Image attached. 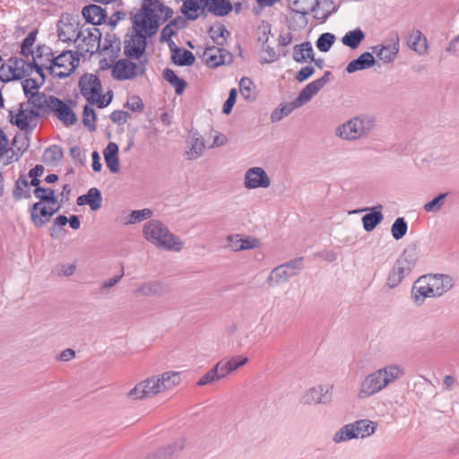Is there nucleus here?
Here are the masks:
<instances>
[{"label":"nucleus","instance_id":"nucleus-31","mask_svg":"<svg viewBox=\"0 0 459 459\" xmlns=\"http://www.w3.org/2000/svg\"><path fill=\"white\" fill-rule=\"evenodd\" d=\"M63 157V148L57 144H52L44 151L42 160L46 164L56 166L62 160Z\"/></svg>","mask_w":459,"mask_h":459},{"label":"nucleus","instance_id":"nucleus-9","mask_svg":"<svg viewBox=\"0 0 459 459\" xmlns=\"http://www.w3.org/2000/svg\"><path fill=\"white\" fill-rule=\"evenodd\" d=\"M162 385H164V382H160V377H152L137 384L129 391L128 396L133 399H144L161 392Z\"/></svg>","mask_w":459,"mask_h":459},{"label":"nucleus","instance_id":"nucleus-4","mask_svg":"<svg viewBox=\"0 0 459 459\" xmlns=\"http://www.w3.org/2000/svg\"><path fill=\"white\" fill-rule=\"evenodd\" d=\"M247 361V357L243 356H233L229 359H221L199 378L197 385L203 386L219 381L244 366Z\"/></svg>","mask_w":459,"mask_h":459},{"label":"nucleus","instance_id":"nucleus-50","mask_svg":"<svg viewBox=\"0 0 459 459\" xmlns=\"http://www.w3.org/2000/svg\"><path fill=\"white\" fill-rule=\"evenodd\" d=\"M335 41V36L330 32L322 33L316 42V46L321 52H327L330 50Z\"/></svg>","mask_w":459,"mask_h":459},{"label":"nucleus","instance_id":"nucleus-56","mask_svg":"<svg viewBox=\"0 0 459 459\" xmlns=\"http://www.w3.org/2000/svg\"><path fill=\"white\" fill-rule=\"evenodd\" d=\"M0 81L3 82H9L11 81H17L14 73L12 71L10 64H3L0 66Z\"/></svg>","mask_w":459,"mask_h":459},{"label":"nucleus","instance_id":"nucleus-53","mask_svg":"<svg viewBox=\"0 0 459 459\" xmlns=\"http://www.w3.org/2000/svg\"><path fill=\"white\" fill-rule=\"evenodd\" d=\"M254 86L253 82L247 78L243 77L239 81V91L242 97L246 100H253L255 96L252 94V87Z\"/></svg>","mask_w":459,"mask_h":459},{"label":"nucleus","instance_id":"nucleus-1","mask_svg":"<svg viewBox=\"0 0 459 459\" xmlns=\"http://www.w3.org/2000/svg\"><path fill=\"white\" fill-rule=\"evenodd\" d=\"M173 13L162 0H142L139 12L132 16L134 34L125 39L124 54L128 58L139 59L146 49V36L154 35L160 24L169 20Z\"/></svg>","mask_w":459,"mask_h":459},{"label":"nucleus","instance_id":"nucleus-44","mask_svg":"<svg viewBox=\"0 0 459 459\" xmlns=\"http://www.w3.org/2000/svg\"><path fill=\"white\" fill-rule=\"evenodd\" d=\"M38 35V30H31L26 38L23 39L21 45V55L24 57H29L30 56H34V51L32 50V46L35 44L36 39Z\"/></svg>","mask_w":459,"mask_h":459},{"label":"nucleus","instance_id":"nucleus-3","mask_svg":"<svg viewBox=\"0 0 459 459\" xmlns=\"http://www.w3.org/2000/svg\"><path fill=\"white\" fill-rule=\"evenodd\" d=\"M403 375V368L394 364L368 375L360 384L359 397L366 398L378 393Z\"/></svg>","mask_w":459,"mask_h":459},{"label":"nucleus","instance_id":"nucleus-27","mask_svg":"<svg viewBox=\"0 0 459 459\" xmlns=\"http://www.w3.org/2000/svg\"><path fill=\"white\" fill-rule=\"evenodd\" d=\"M28 103L32 105L33 108L41 110L43 113L49 114V106L51 96H47L44 92L34 91L33 93L26 96Z\"/></svg>","mask_w":459,"mask_h":459},{"label":"nucleus","instance_id":"nucleus-58","mask_svg":"<svg viewBox=\"0 0 459 459\" xmlns=\"http://www.w3.org/2000/svg\"><path fill=\"white\" fill-rule=\"evenodd\" d=\"M299 0H294L290 4V8L293 13H299V14H308L310 12H315L316 8H318L320 3L319 0H316L314 5L310 8V10H307L303 7L299 6Z\"/></svg>","mask_w":459,"mask_h":459},{"label":"nucleus","instance_id":"nucleus-5","mask_svg":"<svg viewBox=\"0 0 459 459\" xmlns=\"http://www.w3.org/2000/svg\"><path fill=\"white\" fill-rule=\"evenodd\" d=\"M48 60L50 61V65L48 67L49 74L56 78L65 79L77 68L80 54L78 51L65 50Z\"/></svg>","mask_w":459,"mask_h":459},{"label":"nucleus","instance_id":"nucleus-7","mask_svg":"<svg viewBox=\"0 0 459 459\" xmlns=\"http://www.w3.org/2000/svg\"><path fill=\"white\" fill-rule=\"evenodd\" d=\"M302 263L303 257H299L275 267L268 276V284L272 287L286 284L290 277L298 274Z\"/></svg>","mask_w":459,"mask_h":459},{"label":"nucleus","instance_id":"nucleus-48","mask_svg":"<svg viewBox=\"0 0 459 459\" xmlns=\"http://www.w3.org/2000/svg\"><path fill=\"white\" fill-rule=\"evenodd\" d=\"M449 195L448 192L441 193L435 196L432 200L426 203L423 206V209L426 212H437L441 210L445 199Z\"/></svg>","mask_w":459,"mask_h":459},{"label":"nucleus","instance_id":"nucleus-33","mask_svg":"<svg viewBox=\"0 0 459 459\" xmlns=\"http://www.w3.org/2000/svg\"><path fill=\"white\" fill-rule=\"evenodd\" d=\"M366 35L360 28L349 30L342 38V43L351 49H356L364 40Z\"/></svg>","mask_w":459,"mask_h":459},{"label":"nucleus","instance_id":"nucleus-12","mask_svg":"<svg viewBox=\"0 0 459 459\" xmlns=\"http://www.w3.org/2000/svg\"><path fill=\"white\" fill-rule=\"evenodd\" d=\"M83 31V36L81 37L76 48L82 50L80 56L85 51L93 54L100 48L101 32L99 29L92 27L87 28Z\"/></svg>","mask_w":459,"mask_h":459},{"label":"nucleus","instance_id":"nucleus-24","mask_svg":"<svg viewBox=\"0 0 459 459\" xmlns=\"http://www.w3.org/2000/svg\"><path fill=\"white\" fill-rule=\"evenodd\" d=\"M7 62L10 64L17 81L31 74V61L27 62L22 57L12 56Z\"/></svg>","mask_w":459,"mask_h":459},{"label":"nucleus","instance_id":"nucleus-29","mask_svg":"<svg viewBox=\"0 0 459 459\" xmlns=\"http://www.w3.org/2000/svg\"><path fill=\"white\" fill-rule=\"evenodd\" d=\"M204 147V141L198 132H192L191 147L186 152L187 160H196L199 158L203 154Z\"/></svg>","mask_w":459,"mask_h":459},{"label":"nucleus","instance_id":"nucleus-57","mask_svg":"<svg viewBox=\"0 0 459 459\" xmlns=\"http://www.w3.org/2000/svg\"><path fill=\"white\" fill-rule=\"evenodd\" d=\"M112 91H108L105 96L101 97V94L96 95V97L90 100L91 105H97L99 108H104L110 104L112 101Z\"/></svg>","mask_w":459,"mask_h":459},{"label":"nucleus","instance_id":"nucleus-8","mask_svg":"<svg viewBox=\"0 0 459 459\" xmlns=\"http://www.w3.org/2000/svg\"><path fill=\"white\" fill-rule=\"evenodd\" d=\"M58 39L64 42L80 41L83 36L82 30L80 29V23L76 22L70 14L62 15L57 24Z\"/></svg>","mask_w":459,"mask_h":459},{"label":"nucleus","instance_id":"nucleus-51","mask_svg":"<svg viewBox=\"0 0 459 459\" xmlns=\"http://www.w3.org/2000/svg\"><path fill=\"white\" fill-rule=\"evenodd\" d=\"M160 381L164 382V385H162V390L169 389L172 386L179 384L180 376L178 373L173 371L164 372L160 377Z\"/></svg>","mask_w":459,"mask_h":459},{"label":"nucleus","instance_id":"nucleus-59","mask_svg":"<svg viewBox=\"0 0 459 459\" xmlns=\"http://www.w3.org/2000/svg\"><path fill=\"white\" fill-rule=\"evenodd\" d=\"M237 96H238L237 90L231 89L230 91L228 99L226 100V101L224 102L223 107H222V112L224 114L229 115L231 112L233 106L236 103Z\"/></svg>","mask_w":459,"mask_h":459},{"label":"nucleus","instance_id":"nucleus-61","mask_svg":"<svg viewBox=\"0 0 459 459\" xmlns=\"http://www.w3.org/2000/svg\"><path fill=\"white\" fill-rule=\"evenodd\" d=\"M70 156L74 161V163L78 165H84L85 155L80 147L73 146L72 148H70Z\"/></svg>","mask_w":459,"mask_h":459},{"label":"nucleus","instance_id":"nucleus-37","mask_svg":"<svg viewBox=\"0 0 459 459\" xmlns=\"http://www.w3.org/2000/svg\"><path fill=\"white\" fill-rule=\"evenodd\" d=\"M355 431L358 433V438L369 437L377 430V423L369 420H359L353 422Z\"/></svg>","mask_w":459,"mask_h":459},{"label":"nucleus","instance_id":"nucleus-64","mask_svg":"<svg viewBox=\"0 0 459 459\" xmlns=\"http://www.w3.org/2000/svg\"><path fill=\"white\" fill-rule=\"evenodd\" d=\"M263 51L265 53L266 56L263 57L261 63L270 64L278 59V55L272 47L265 45L263 47Z\"/></svg>","mask_w":459,"mask_h":459},{"label":"nucleus","instance_id":"nucleus-52","mask_svg":"<svg viewBox=\"0 0 459 459\" xmlns=\"http://www.w3.org/2000/svg\"><path fill=\"white\" fill-rule=\"evenodd\" d=\"M411 38V48L420 54L424 53L427 49V39L422 33L417 30Z\"/></svg>","mask_w":459,"mask_h":459},{"label":"nucleus","instance_id":"nucleus-26","mask_svg":"<svg viewBox=\"0 0 459 459\" xmlns=\"http://www.w3.org/2000/svg\"><path fill=\"white\" fill-rule=\"evenodd\" d=\"M206 0H185L181 6V12L189 21H195L198 18V11H204L206 6Z\"/></svg>","mask_w":459,"mask_h":459},{"label":"nucleus","instance_id":"nucleus-35","mask_svg":"<svg viewBox=\"0 0 459 459\" xmlns=\"http://www.w3.org/2000/svg\"><path fill=\"white\" fill-rule=\"evenodd\" d=\"M163 77L171 86L174 87L177 95H181L186 88V82L184 79L179 78L172 69L166 68L163 71Z\"/></svg>","mask_w":459,"mask_h":459},{"label":"nucleus","instance_id":"nucleus-13","mask_svg":"<svg viewBox=\"0 0 459 459\" xmlns=\"http://www.w3.org/2000/svg\"><path fill=\"white\" fill-rule=\"evenodd\" d=\"M270 184L271 180L263 168L253 167L245 173L244 186L247 189L267 188Z\"/></svg>","mask_w":459,"mask_h":459},{"label":"nucleus","instance_id":"nucleus-34","mask_svg":"<svg viewBox=\"0 0 459 459\" xmlns=\"http://www.w3.org/2000/svg\"><path fill=\"white\" fill-rule=\"evenodd\" d=\"M208 33L212 41L218 46L222 48L230 37V32L226 27L221 23L211 26L208 29Z\"/></svg>","mask_w":459,"mask_h":459},{"label":"nucleus","instance_id":"nucleus-40","mask_svg":"<svg viewBox=\"0 0 459 459\" xmlns=\"http://www.w3.org/2000/svg\"><path fill=\"white\" fill-rule=\"evenodd\" d=\"M299 108L295 100L285 103L281 107L275 108L271 114V121L273 123L281 121L284 117L290 115L296 108Z\"/></svg>","mask_w":459,"mask_h":459},{"label":"nucleus","instance_id":"nucleus-25","mask_svg":"<svg viewBox=\"0 0 459 459\" xmlns=\"http://www.w3.org/2000/svg\"><path fill=\"white\" fill-rule=\"evenodd\" d=\"M204 6L209 13L219 17L226 16L233 10L230 0H206Z\"/></svg>","mask_w":459,"mask_h":459},{"label":"nucleus","instance_id":"nucleus-19","mask_svg":"<svg viewBox=\"0 0 459 459\" xmlns=\"http://www.w3.org/2000/svg\"><path fill=\"white\" fill-rule=\"evenodd\" d=\"M183 448L184 441L182 439H178L172 444L158 448L145 459H171L178 455Z\"/></svg>","mask_w":459,"mask_h":459},{"label":"nucleus","instance_id":"nucleus-20","mask_svg":"<svg viewBox=\"0 0 459 459\" xmlns=\"http://www.w3.org/2000/svg\"><path fill=\"white\" fill-rule=\"evenodd\" d=\"M30 213L31 221L37 228L44 226L52 217V211H49L48 206L41 202L33 204L30 207Z\"/></svg>","mask_w":459,"mask_h":459},{"label":"nucleus","instance_id":"nucleus-55","mask_svg":"<svg viewBox=\"0 0 459 459\" xmlns=\"http://www.w3.org/2000/svg\"><path fill=\"white\" fill-rule=\"evenodd\" d=\"M40 82H38L36 79L33 78H26L22 82V90L25 97L33 93L34 91H39L38 90L42 86Z\"/></svg>","mask_w":459,"mask_h":459},{"label":"nucleus","instance_id":"nucleus-32","mask_svg":"<svg viewBox=\"0 0 459 459\" xmlns=\"http://www.w3.org/2000/svg\"><path fill=\"white\" fill-rule=\"evenodd\" d=\"M322 89L316 83V81H313L307 84L299 93L298 97L294 100L298 106L300 108L307 102H308L313 96L317 94Z\"/></svg>","mask_w":459,"mask_h":459},{"label":"nucleus","instance_id":"nucleus-62","mask_svg":"<svg viewBox=\"0 0 459 459\" xmlns=\"http://www.w3.org/2000/svg\"><path fill=\"white\" fill-rule=\"evenodd\" d=\"M315 74V68L311 65H307L305 67H302L295 75V79L299 82H305L307 80L310 76H312Z\"/></svg>","mask_w":459,"mask_h":459},{"label":"nucleus","instance_id":"nucleus-17","mask_svg":"<svg viewBox=\"0 0 459 459\" xmlns=\"http://www.w3.org/2000/svg\"><path fill=\"white\" fill-rule=\"evenodd\" d=\"M329 388L325 385H318L308 389L301 398L303 404L326 403L331 396L328 394Z\"/></svg>","mask_w":459,"mask_h":459},{"label":"nucleus","instance_id":"nucleus-45","mask_svg":"<svg viewBox=\"0 0 459 459\" xmlns=\"http://www.w3.org/2000/svg\"><path fill=\"white\" fill-rule=\"evenodd\" d=\"M407 230L408 224L403 217H398L395 219L391 227L392 236L396 240L403 238L406 235Z\"/></svg>","mask_w":459,"mask_h":459},{"label":"nucleus","instance_id":"nucleus-49","mask_svg":"<svg viewBox=\"0 0 459 459\" xmlns=\"http://www.w3.org/2000/svg\"><path fill=\"white\" fill-rule=\"evenodd\" d=\"M97 116L95 110L89 105H85L82 111V124L91 131L96 130Z\"/></svg>","mask_w":459,"mask_h":459},{"label":"nucleus","instance_id":"nucleus-60","mask_svg":"<svg viewBox=\"0 0 459 459\" xmlns=\"http://www.w3.org/2000/svg\"><path fill=\"white\" fill-rule=\"evenodd\" d=\"M125 107L134 112H142L144 108L143 102L139 96H133L131 100L126 103Z\"/></svg>","mask_w":459,"mask_h":459},{"label":"nucleus","instance_id":"nucleus-15","mask_svg":"<svg viewBox=\"0 0 459 459\" xmlns=\"http://www.w3.org/2000/svg\"><path fill=\"white\" fill-rule=\"evenodd\" d=\"M138 68L135 63L127 58L119 59L112 67V77L117 81L134 79L138 75Z\"/></svg>","mask_w":459,"mask_h":459},{"label":"nucleus","instance_id":"nucleus-54","mask_svg":"<svg viewBox=\"0 0 459 459\" xmlns=\"http://www.w3.org/2000/svg\"><path fill=\"white\" fill-rule=\"evenodd\" d=\"M152 215V211L150 209H143V210H134L132 211L129 214V219L127 223L134 224L138 221H142L145 219L151 218Z\"/></svg>","mask_w":459,"mask_h":459},{"label":"nucleus","instance_id":"nucleus-39","mask_svg":"<svg viewBox=\"0 0 459 459\" xmlns=\"http://www.w3.org/2000/svg\"><path fill=\"white\" fill-rule=\"evenodd\" d=\"M358 438V433L355 431L353 423L346 424L342 427L333 436V442L341 443Z\"/></svg>","mask_w":459,"mask_h":459},{"label":"nucleus","instance_id":"nucleus-11","mask_svg":"<svg viewBox=\"0 0 459 459\" xmlns=\"http://www.w3.org/2000/svg\"><path fill=\"white\" fill-rule=\"evenodd\" d=\"M81 94L90 103L96 95L102 93V86L100 78L93 74H84L79 80Z\"/></svg>","mask_w":459,"mask_h":459},{"label":"nucleus","instance_id":"nucleus-41","mask_svg":"<svg viewBox=\"0 0 459 459\" xmlns=\"http://www.w3.org/2000/svg\"><path fill=\"white\" fill-rule=\"evenodd\" d=\"M418 247L416 244H411L408 246L403 252L400 259L398 260V264H405L407 266L405 268H410L411 265H413L418 260Z\"/></svg>","mask_w":459,"mask_h":459},{"label":"nucleus","instance_id":"nucleus-18","mask_svg":"<svg viewBox=\"0 0 459 459\" xmlns=\"http://www.w3.org/2000/svg\"><path fill=\"white\" fill-rule=\"evenodd\" d=\"M82 15L88 23L92 25H100L106 22L108 17L106 10L95 4L84 6L82 10Z\"/></svg>","mask_w":459,"mask_h":459},{"label":"nucleus","instance_id":"nucleus-46","mask_svg":"<svg viewBox=\"0 0 459 459\" xmlns=\"http://www.w3.org/2000/svg\"><path fill=\"white\" fill-rule=\"evenodd\" d=\"M85 195L88 201L87 204L90 206L91 210L97 211L101 207L102 195L101 192L98 188L91 187Z\"/></svg>","mask_w":459,"mask_h":459},{"label":"nucleus","instance_id":"nucleus-16","mask_svg":"<svg viewBox=\"0 0 459 459\" xmlns=\"http://www.w3.org/2000/svg\"><path fill=\"white\" fill-rule=\"evenodd\" d=\"M204 58L207 66L215 68L227 63L226 57H229V62H231V54L221 47L207 46L204 49Z\"/></svg>","mask_w":459,"mask_h":459},{"label":"nucleus","instance_id":"nucleus-28","mask_svg":"<svg viewBox=\"0 0 459 459\" xmlns=\"http://www.w3.org/2000/svg\"><path fill=\"white\" fill-rule=\"evenodd\" d=\"M171 60L177 65L189 66L195 63V57L191 51L185 48L182 49L180 48H176L175 49H172Z\"/></svg>","mask_w":459,"mask_h":459},{"label":"nucleus","instance_id":"nucleus-47","mask_svg":"<svg viewBox=\"0 0 459 459\" xmlns=\"http://www.w3.org/2000/svg\"><path fill=\"white\" fill-rule=\"evenodd\" d=\"M33 194L36 198L39 199L41 203H48L55 204L57 203V199L55 195V192L51 188L37 187L34 189Z\"/></svg>","mask_w":459,"mask_h":459},{"label":"nucleus","instance_id":"nucleus-43","mask_svg":"<svg viewBox=\"0 0 459 459\" xmlns=\"http://www.w3.org/2000/svg\"><path fill=\"white\" fill-rule=\"evenodd\" d=\"M121 42L120 39L116 34L107 33L104 38V44L102 50L109 51L115 57L120 52Z\"/></svg>","mask_w":459,"mask_h":459},{"label":"nucleus","instance_id":"nucleus-22","mask_svg":"<svg viewBox=\"0 0 459 459\" xmlns=\"http://www.w3.org/2000/svg\"><path fill=\"white\" fill-rule=\"evenodd\" d=\"M376 63L374 56L370 52H364L356 59L351 60L346 66L348 74H353L359 70L372 67Z\"/></svg>","mask_w":459,"mask_h":459},{"label":"nucleus","instance_id":"nucleus-6","mask_svg":"<svg viewBox=\"0 0 459 459\" xmlns=\"http://www.w3.org/2000/svg\"><path fill=\"white\" fill-rule=\"evenodd\" d=\"M374 126L370 117H354L336 129V135L342 139L353 141L367 135Z\"/></svg>","mask_w":459,"mask_h":459},{"label":"nucleus","instance_id":"nucleus-14","mask_svg":"<svg viewBox=\"0 0 459 459\" xmlns=\"http://www.w3.org/2000/svg\"><path fill=\"white\" fill-rule=\"evenodd\" d=\"M455 284L453 277L444 273H428L420 276L412 287H454Z\"/></svg>","mask_w":459,"mask_h":459},{"label":"nucleus","instance_id":"nucleus-21","mask_svg":"<svg viewBox=\"0 0 459 459\" xmlns=\"http://www.w3.org/2000/svg\"><path fill=\"white\" fill-rule=\"evenodd\" d=\"M372 50L381 61L391 63L396 58L399 52V39L396 38L394 43L387 46H375Z\"/></svg>","mask_w":459,"mask_h":459},{"label":"nucleus","instance_id":"nucleus-42","mask_svg":"<svg viewBox=\"0 0 459 459\" xmlns=\"http://www.w3.org/2000/svg\"><path fill=\"white\" fill-rule=\"evenodd\" d=\"M410 273V268H405L398 264L394 270L390 273L387 279V287H396L402 283L405 275Z\"/></svg>","mask_w":459,"mask_h":459},{"label":"nucleus","instance_id":"nucleus-30","mask_svg":"<svg viewBox=\"0 0 459 459\" xmlns=\"http://www.w3.org/2000/svg\"><path fill=\"white\" fill-rule=\"evenodd\" d=\"M10 123L16 126L22 131L32 130L37 124L35 123L32 126L30 125V119L28 118L25 110L23 108V104L20 105V108L18 109V113L13 117V111H9Z\"/></svg>","mask_w":459,"mask_h":459},{"label":"nucleus","instance_id":"nucleus-10","mask_svg":"<svg viewBox=\"0 0 459 459\" xmlns=\"http://www.w3.org/2000/svg\"><path fill=\"white\" fill-rule=\"evenodd\" d=\"M49 112L55 116L65 126H70L76 123L77 117L73 109L59 98L51 95Z\"/></svg>","mask_w":459,"mask_h":459},{"label":"nucleus","instance_id":"nucleus-23","mask_svg":"<svg viewBox=\"0 0 459 459\" xmlns=\"http://www.w3.org/2000/svg\"><path fill=\"white\" fill-rule=\"evenodd\" d=\"M370 210L368 213L363 215L361 221L363 228L366 231H372L384 219L382 214V205L378 204L371 209H365V211Z\"/></svg>","mask_w":459,"mask_h":459},{"label":"nucleus","instance_id":"nucleus-38","mask_svg":"<svg viewBox=\"0 0 459 459\" xmlns=\"http://www.w3.org/2000/svg\"><path fill=\"white\" fill-rule=\"evenodd\" d=\"M238 235L236 236H229L228 240L231 243V247L238 250H247L251 249L258 246V240L256 238H238Z\"/></svg>","mask_w":459,"mask_h":459},{"label":"nucleus","instance_id":"nucleus-63","mask_svg":"<svg viewBox=\"0 0 459 459\" xmlns=\"http://www.w3.org/2000/svg\"><path fill=\"white\" fill-rule=\"evenodd\" d=\"M130 115L123 110H115L110 114V119L113 123L117 125H124Z\"/></svg>","mask_w":459,"mask_h":459},{"label":"nucleus","instance_id":"nucleus-36","mask_svg":"<svg viewBox=\"0 0 459 459\" xmlns=\"http://www.w3.org/2000/svg\"><path fill=\"white\" fill-rule=\"evenodd\" d=\"M448 289H417V291L414 292V289H411V292L415 304L420 306L424 302L426 298L440 297Z\"/></svg>","mask_w":459,"mask_h":459},{"label":"nucleus","instance_id":"nucleus-2","mask_svg":"<svg viewBox=\"0 0 459 459\" xmlns=\"http://www.w3.org/2000/svg\"><path fill=\"white\" fill-rule=\"evenodd\" d=\"M143 234L147 241L160 250L179 252L184 247L183 241L158 220L147 221Z\"/></svg>","mask_w":459,"mask_h":459}]
</instances>
